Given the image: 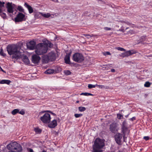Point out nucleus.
Wrapping results in <instances>:
<instances>
[{"label": "nucleus", "instance_id": "obj_5", "mask_svg": "<svg viewBox=\"0 0 152 152\" xmlns=\"http://www.w3.org/2000/svg\"><path fill=\"white\" fill-rule=\"evenodd\" d=\"M73 59L74 61L78 63L82 62L84 59L83 55L78 53H75L73 55Z\"/></svg>", "mask_w": 152, "mask_h": 152}, {"label": "nucleus", "instance_id": "obj_42", "mask_svg": "<svg viewBox=\"0 0 152 152\" xmlns=\"http://www.w3.org/2000/svg\"><path fill=\"white\" fill-rule=\"evenodd\" d=\"M18 113L22 115H23L25 113L24 111L22 110L20 111H19Z\"/></svg>", "mask_w": 152, "mask_h": 152}, {"label": "nucleus", "instance_id": "obj_37", "mask_svg": "<svg viewBox=\"0 0 152 152\" xmlns=\"http://www.w3.org/2000/svg\"><path fill=\"white\" fill-rule=\"evenodd\" d=\"M96 86H97L98 87L100 88H105V87L104 85H98L97 84H96Z\"/></svg>", "mask_w": 152, "mask_h": 152}, {"label": "nucleus", "instance_id": "obj_35", "mask_svg": "<svg viewBox=\"0 0 152 152\" xmlns=\"http://www.w3.org/2000/svg\"><path fill=\"white\" fill-rule=\"evenodd\" d=\"M83 115V114H75L74 115L75 117L76 118H79L82 116Z\"/></svg>", "mask_w": 152, "mask_h": 152}, {"label": "nucleus", "instance_id": "obj_58", "mask_svg": "<svg viewBox=\"0 0 152 152\" xmlns=\"http://www.w3.org/2000/svg\"><path fill=\"white\" fill-rule=\"evenodd\" d=\"M76 102L77 103H78L79 101H77Z\"/></svg>", "mask_w": 152, "mask_h": 152}, {"label": "nucleus", "instance_id": "obj_7", "mask_svg": "<svg viewBox=\"0 0 152 152\" xmlns=\"http://www.w3.org/2000/svg\"><path fill=\"white\" fill-rule=\"evenodd\" d=\"M25 15L22 13L19 12L15 18V22H18L25 20Z\"/></svg>", "mask_w": 152, "mask_h": 152}, {"label": "nucleus", "instance_id": "obj_38", "mask_svg": "<svg viewBox=\"0 0 152 152\" xmlns=\"http://www.w3.org/2000/svg\"><path fill=\"white\" fill-rule=\"evenodd\" d=\"M116 49L118 50H119L121 51H125V50L122 48L119 47H116Z\"/></svg>", "mask_w": 152, "mask_h": 152}, {"label": "nucleus", "instance_id": "obj_41", "mask_svg": "<svg viewBox=\"0 0 152 152\" xmlns=\"http://www.w3.org/2000/svg\"><path fill=\"white\" fill-rule=\"evenodd\" d=\"M89 93H82L80 94V95H83L86 96H88Z\"/></svg>", "mask_w": 152, "mask_h": 152}, {"label": "nucleus", "instance_id": "obj_40", "mask_svg": "<svg viewBox=\"0 0 152 152\" xmlns=\"http://www.w3.org/2000/svg\"><path fill=\"white\" fill-rule=\"evenodd\" d=\"M122 23H123L124 24H127L128 25H131V23L129 22L128 21H126V22H125V21H122Z\"/></svg>", "mask_w": 152, "mask_h": 152}, {"label": "nucleus", "instance_id": "obj_24", "mask_svg": "<svg viewBox=\"0 0 152 152\" xmlns=\"http://www.w3.org/2000/svg\"><path fill=\"white\" fill-rule=\"evenodd\" d=\"M5 2H1L0 1V13L2 12V8L4 6V4H5Z\"/></svg>", "mask_w": 152, "mask_h": 152}, {"label": "nucleus", "instance_id": "obj_4", "mask_svg": "<svg viewBox=\"0 0 152 152\" xmlns=\"http://www.w3.org/2000/svg\"><path fill=\"white\" fill-rule=\"evenodd\" d=\"M47 45L45 43H39L37 45L35 50L36 53L38 55H43L47 52Z\"/></svg>", "mask_w": 152, "mask_h": 152}, {"label": "nucleus", "instance_id": "obj_9", "mask_svg": "<svg viewBox=\"0 0 152 152\" xmlns=\"http://www.w3.org/2000/svg\"><path fill=\"white\" fill-rule=\"evenodd\" d=\"M110 130L112 132L116 133L118 130L117 124L115 123L111 124L110 126Z\"/></svg>", "mask_w": 152, "mask_h": 152}, {"label": "nucleus", "instance_id": "obj_30", "mask_svg": "<svg viewBox=\"0 0 152 152\" xmlns=\"http://www.w3.org/2000/svg\"><path fill=\"white\" fill-rule=\"evenodd\" d=\"M42 15L43 16L46 18H48L50 17V14L49 13H47V14L42 13Z\"/></svg>", "mask_w": 152, "mask_h": 152}, {"label": "nucleus", "instance_id": "obj_3", "mask_svg": "<svg viewBox=\"0 0 152 152\" xmlns=\"http://www.w3.org/2000/svg\"><path fill=\"white\" fill-rule=\"evenodd\" d=\"M104 146V143L103 140L99 138H96L93 145V152H102V150L101 149Z\"/></svg>", "mask_w": 152, "mask_h": 152}, {"label": "nucleus", "instance_id": "obj_15", "mask_svg": "<svg viewBox=\"0 0 152 152\" xmlns=\"http://www.w3.org/2000/svg\"><path fill=\"white\" fill-rule=\"evenodd\" d=\"M48 56L50 59V60L51 61L54 60L56 59V55L55 53L53 52H51L50 53Z\"/></svg>", "mask_w": 152, "mask_h": 152}, {"label": "nucleus", "instance_id": "obj_6", "mask_svg": "<svg viewBox=\"0 0 152 152\" xmlns=\"http://www.w3.org/2000/svg\"><path fill=\"white\" fill-rule=\"evenodd\" d=\"M51 119L50 115L48 113H45L40 118L41 120L44 123H48L50 122Z\"/></svg>", "mask_w": 152, "mask_h": 152}, {"label": "nucleus", "instance_id": "obj_50", "mask_svg": "<svg viewBox=\"0 0 152 152\" xmlns=\"http://www.w3.org/2000/svg\"><path fill=\"white\" fill-rule=\"evenodd\" d=\"M115 70L114 69H112L111 70V71L113 72H115Z\"/></svg>", "mask_w": 152, "mask_h": 152}, {"label": "nucleus", "instance_id": "obj_34", "mask_svg": "<svg viewBox=\"0 0 152 152\" xmlns=\"http://www.w3.org/2000/svg\"><path fill=\"white\" fill-rule=\"evenodd\" d=\"M96 86V84L95 85H94L91 84H89L88 86V87L89 88H95Z\"/></svg>", "mask_w": 152, "mask_h": 152}, {"label": "nucleus", "instance_id": "obj_56", "mask_svg": "<svg viewBox=\"0 0 152 152\" xmlns=\"http://www.w3.org/2000/svg\"><path fill=\"white\" fill-rule=\"evenodd\" d=\"M52 113L53 115H56V114H55V113Z\"/></svg>", "mask_w": 152, "mask_h": 152}, {"label": "nucleus", "instance_id": "obj_10", "mask_svg": "<svg viewBox=\"0 0 152 152\" xmlns=\"http://www.w3.org/2000/svg\"><path fill=\"white\" fill-rule=\"evenodd\" d=\"M127 123L125 121H124L122 124L121 131L124 134V138L125 136V134L128 130L127 127Z\"/></svg>", "mask_w": 152, "mask_h": 152}, {"label": "nucleus", "instance_id": "obj_47", "mask_svg": "<svg viewBox=\"0 0 152 152\" xmlns=\"http://www.w3.org/2000/svg\"><path fill=\"white\" fill-rule=\"evenodd\" d=\"M149 137L148 136H145L144 137V139L146 140H148L149 139Z\"/></svg>", "mask_w": 152, "mask_h": 152}, {"label": "nucleus", "instance_id": "obj_57", "mask_svg": "<svg viewBox=\"0 0 152 152\" xmlns=\"http://www.w3.org/2000/svg\"><path fill=\"white\" fill-rule=\"evenodd\" d=\"M148 56L152 57V55H151V56Z\"/></svg>", "mask_w": 152, "mask_h": 152}, {"label": "nucleus", "instance_id": "obj_29", "mask_svg": "<svg viewBox=\"0 0 152 152\" xmlns=\"http://www.w3.org/2000/svg\"><path fill=\"white\" fill-rule=\"evenodd\" d=\"M78 110L80 112H83L86 110V108L84 107L80 106L78 107Z\"/></svg>", "mask_w": 152, "mask_h": 152}, {"label": "nucleus", "instance_id": "obj_49", "mask_svg": "<svg viewBox=\"0 0 152 152\" xmlns=\"http://www.w3.org/2000/svg\"><path fill=\"white\" fill-rule=\"evenodd\" d=\"M0 69H1V71H2V72H5V73H6V72L5 71H4L1 68V66H0Z\"/></svg>", "mask_w": 152, "mask_h": 152}, {"label": "nucleus", "instance_id": "obj_14", "mask_svg": "<svg viewBox=\"0 0 152 152\" xmlns=\"http://www.w3.org/2000/svg\"><path fill=\"white\" fill-rule=\"evenodd\" d=\"M57 125V121L54 120L48 125V126L50 128H54Z\"/></svg>", "mask_w": 152, "mask_h": 152}, {"label": "nucleus", "instance_id": "obj_23", "mask_svg": "<svg viewBox=\"0 0 152 152\" xmlns=\"http://www.w3.org/2000/svg\"><path fill=\"white\" fill-rule=\"evenodd\" d=\"M54 72V70L53 69H49L45 72V73L48 74H51L53 73Z\"/></svg>", "mask_w": 152, "mask_h": 152}, {"label": "nucleus", "instance_id": "obj_8", "mask_svg": "<svg viewBox=\"0 0 152 152\" xmlns=\"http://www.w3.org/2000/svg\"><path fill=\"white\" fill-rule=\"evenodd\" d=\"M15 5L14 4L12 5V3L8 2L6 4V7L7 9V12L12 13L14 12L13 8Z\"/></svg>", "mask_w": 152, "mask_h": 152}, {"label": "nucleus", "instance_id": "obj_48", "mask_svg": "<svg viewBox=\"0 0 152 152\" xmlns=\"http://www.w3.org/2000/svg\"><path fill=\"white\" fill-rule=\"evenodd\" d=\"M135 119V117H132V118H131L130 120H132V121H133V120H134Z\"/></svg>", "mask_w": 152, "mask_h": 152}, {"label": "nucleus", "instance_id": "obj_11", "mask_svg": "<svg viewBox=\"0 0 152 152\" xmlns=\"http://www.w3.org/2000/svg\"><path fill=\"white\" fill-rule=\"evenodd\" d=\"M122 134L120 133L116 134L115 136V139L116 142L118 145H120L121 143V140L122 138Z\"/></svg>", "mask_w": 152, "mask_h": 152}, {"label": "nucleus", "instance_id": "obj_16", "mask_svg": "<svg viewBox=\"0 0 152 152\" xmlns=\"http://www.w3.org/2000/svg\"><path fill=\"white\" fill-rule=\"evenodd\" d=\"M24 5L28 9V10L29 11V12L30 14L33 12V10L31 6L28 5L27 3H25Z\"/></svg>", "mask_w": 152, "mask_h": 152}, {"label": "nucleus", "instance_id": "obj_26", "mask_svg": "<svg viewBox=\"0 0 152 152\" xmlns=\"http://www.w3.org/2000/svg\"><path fill=\"white\" fill-rule=\"evenodd\" d=\"M19 112V110L18 109H15L11 112L12 115H14L18 113Z\"/></svg>", "mask_w": 152, "mask_h": 152}, {"label": "nucleus", "instance_id": "obj_2", "mask_svg": "<svg viewBox=\"0 0 152 152\" xmlns=\"http://www.w3.org/2000/svg\"><path fill=\"white\" fill-rule=\"evenodd\" d=\"M7 148L10 151L7 152H21L23 150L20 145L16 142H11L7 146Z\"/></svg>", "mask_w": 152, "mask_h": 152}, {"label": "nucleus", "instance_id": "obj_20", "mask_svg": "<svg viewBox=\"0 0 152 152\" xmlns=\"http://www.w3.org/2000/svg\"><path fill=\"white\" fill-rule=\"evenodd\" d=\"M147 40V39L146 37L144 36H142L140 39V42L138 43H141L143 44H145V43L144 42V41H146Z\"/></svg>", "mask_w": 152, "mask_h": 152}, {"label": "nucleus", "instance_id": "obj_31", "mask_svg": "<svg viewBox=\"0 0 152 152\" xmlns=\"http://www.w3.org/2000/svg\"><path fill=\"white\" fill-rule=\"evenodd\" d=\"M151 85V83L148 81L146 82L145 83L144 86L145 87H150Z\"/></svg>", "mask_w": 152, "mask_h": 152}, {"label": "nucleus", "instance_id": "obj_43", "mask_svg": "<svg viewBox=\"0 0 152 152\" xmlns=\"http://www.w3.org/2000/svg\"><path fill=\"white\" fill-rule=\"evenodd\" d=\"M117 116L118 118L119 119H121V117H123L122 115L121 114H117Z\"/></svg>", "mask_w": 152, "mask_h": 152}, {"label": "nucleus", "instance_id": "obj_39", "mask_svg": "<svg viewBox=\"0 0 152 152\" xmlns=\"http://www.w3.org/2000/svg\"><path fill=\"white\" fill-rule=\"evenodd\" d=\"M46 45H47V47H48V46H49V47L51 48L53 46V44H52L51 43L49 42L48 44H45Z\"/></svg>", "mask_w": 152, "mask_h": 152}, {"label": "nucleus", "instance_id": "obj_32", "mask_svg": "<svg viewBox=\"0 0 152 152\" xmlns=\"http://www.w3.org/2000/svg\"><path fill=\"white\" fill-rule=\"evenodd\" d=\"M0 54L1 55L4 57H5L6 56V54L4 53L3 50L2 49H1V50Z\"/></svg>", "mask_w": 152, "mask_h": 152}, {"label": "nucleus", "instance_id": "obj_25", "mask_svg": "<svg viewBox=\"0 0 152 152\" xmlns=\"http://www.w3.org/2000/svg\"><path fill=\"white\" fill-rule=\"evenodd\" d=\"M124 24H123V26L121 28V29H119V30H117V31H122L123 32H125V30H127V29L129 28V27H126V28L125 30H124Z\"/></svg>", "mask_w": 152, "mask_h": 152}, {"label": "nucleus", "instance_id": "obj_51", "mask_svg": "<svg viewBox=\"0 0 152 152\" xmlns=\"http://www.w3.org/2000/svg\"><path fill=\"white\" fill-rule=\"evenodd\" d=\"M134 31L132 30H131L129 31V32L131 34H132V33H134Z\"/></svg>", "mask_w": 152, "mask_h": 152}, {"label": "nucleus", "instance_id": "obj_17", "mask_svg": "<svg viewBox=\"0 0 152 152\" xmlns=\"http://www.w3.org/2000/svg\"><path fill=\"white\" fill-rule=\"evenodd\" d=\"M70 53L68 54H67L65 57L64 60L65 61V63L67 64H70Z\"/></svg>", "mask_w": 152, "mask_h": 152}, {"label": "nucleus", "instance_id": "obj_45", "mask_svg": "<svg viewBox=\"0 0 152 152\" xmlns=\"http://www.w3.org/2000/svg\"><path fill=\"white\" fill-rule=\"evenodd\" d=\"M103 54L105 56L106 55H110V53L109 52H106L105 53H103Z\"/></svg>", "mask_w": 152, "mask_h": 152}, {"label": "nucleus", "instance_id": "obj_12", "mask_svg": "<svg viewBox=\"0 0 152 152\" xmlns=\"http://www.w3.org/2000/svg\"><path fill=\"white\" fill-rule=\"evenodd\" d=\"M36 43L34 41H31L27 44V47L30 50H34L36 47Z\"/></svg>", "mask_w": 152, "mask_h": 152}, {"label": "nucleus", "instance_id": "obj_21", "mask_svg": "<svg viewBox=\"0 0 152 152\" xmlns=\"http://www.w3.org/2000/svg\"><path fill=\"white\" fill-rule=\"evenodd\" d=\"M133 53L131 51L129 50L124 53L123 54V57H127L130 55H132Z\"/></svg>", "mask_w": 152, "mask_h": 152}, {"label": "nucleus", "instance_id": "obj_36", "mask_svg": "<svg viewBox=\"0 0 152 152\" xmlns=\"http://www.w3.org/2000/svg\"><path fill=\"white\" fill-rule=\"evenodd\" d=\"M0 13V15L3 18H5L6 17V15L5 13H2V12Z\"/></svg>", "mask_w": 152, "mask_h": 152}, {"label": "nucleus", "instance_id": "obj_19", "mask_svg": "<svg viewBox=\"0 0 152 152\" xmlns=\"http://www.w3.org/2000/svg\"><path fill=\"white\" fill-rule=\"evenodd\" d=\"M23 61L26 64H28L29 63V60L26 56H24L23 57Z\"/></svg>", "mask_w": 152, "mask_h": 152}, {"label": "nucleus", "instance_id": "obj_18", "mask_svg": "<svg viewBox=\"0 0 152 152\" xmlns=\"http://www.w3.org/2000/svg\"><path fill=\"white\" fill-rule=\"evenodd\" d=\"M50 60L48 56L44 55L42 56L43 62L45 63H48Z\"/></svg>", "mask_w": 152, "mask_h": 152}, {"label": "nucleus", "instance_id": "obj_55", "mask_svg": "<svg viewBox=\"0 0 152 152\" xmlns=\"http://www.w3.org/2000/svg\"><path fill=\"white\" fill-rule=\"evenodd\" d=\"M41 152H47L46 151L44 150H43Z\"/></svg>", "mask_w": 152, "mask_h": 152}, {"label": "nucleus", "instance_id": "obj_28", "mask_svg": "<svg viewBox=\"0 0 152 152\" xmlns=\"http://www.w3.org/2000/svg\"><path fill=\"white\" fill-rule=\"evenodd\" d=\"M34 131L37 134L40 133L42 132V130L38 128H34Z\"/></svg>", "mask_w": 152, "mask_h": 152}, {"label": "nucleus", "instance_id": "obj_13", "mask_svg": "<svg viewBox=\"0 0 152 152\" xmlns=\"http://www.w3.org/2000/svg\"><path fill=\"white\" fill-rule=\"evenodd\" d=\"M40 59V58L39 56L36 55H34L32 56V61L34 64H38Z\"/></svg>", "mask_w": 152, "mask_h": 152}, {"label": "nucleus", "instance_id": "obj_44", "mask_svg": "<svg viewBox=\"0 0 152 152\" xmlns=\"http://www.w3.org/2000/svg\"><path fill=\"white\" fill-rule=\"evenodd\" d=\"M84 35H85L88 38H89L92 37V36L89 34H84Z\"/></svg>", "mask_w": 152, "mask_h": 152}, {"label": "nucleus", "instance_id": "obj_53", "mask_svg": "<svg viewBox=\"0 0 152 152\" xmlns=\"http://www.w3.org/2000/svg\"><path fill=\"white\" fill-rule=\"evenodd\" d=\"M89 95H91V96H93V94H91V93H89L88 96H89Z\"/></svg>", "mask_w": 152, "mask_h": 152}, {"label": "nucleus", "instance_id": "obj_22", "mask_svg": "<svg viewBox=\"0 0 152 152\" xmlns=\"http://www.w3.org/2000/svg\"><path fill=\"white\" fill-rule=\"evenodd\" d=\"M11 82V81L9 80H3L0 81V84H6L9 85Z\"/></svg>", "mask_w": 152, "mask_h": 152}, {"label": "nucleus", "instance_id": "obj_59", "mask_svg": "<svg viewBox=\"0 0 152 152\" xmlns=\"http://www.w3.org/2000/svg\"><path fill=\"white\" fill-rule=\"evenodd\" d=\"M0 152H1L0 151Z\"/></svg>", "mask_w": 152, "mask_h": 152}, {"label": "nucleus", "instance_id": "obj_54", "mask_svg": "<svg viewBox=\"0 0 152 152\" xmlns=\"http://www.w3.org/2000/svg\"><path fill=\"white\" fill-rule=\"evenodd\" d=\"M129 115V114H128V115H126L125 116L126 117V118L128 117Z\"/></svg>", "mask_w": 152, "mask_h": 152}, {"label": "nucleus", "instance_id": "obj_33", "mask_svg": "<svg viewBox=\"0 0 152 152\" xmlns=\"http://www.w3.org/2000/svg\"><path fill=\"white\" fill-rule=\"evenodd\" d=\"M64 74L66 75H70L71 73L70 71L69 70H64Z\"/></svg>", "mask_w": 152, "mask_h": 152}, {"label": "nucleus", "instance_id": "obj_52", "mask_svg": "<svg viewBox=\"0 0 152 152\" xmlns=\"http://www.w3.org/2000/svg\"><path fill=\"white\" fill-rule=\"evenodd\" d=\"M30 152H33V150L32 149H30Z\"/></svg>", "mask_w": 152, "mask_h": 152}, {"label": "nucleus", "instance_id": "obj_1", "mask_svg": "<svg viewBox=\"0 0 152 152\" xmlns=\"http://www.w3.org/2000/svg\"><path fill=\"white\" fill-rule=\"evenodd\" d=\"M11 58L14 60L20 59L22 57L21 53L18 50V46L15 44H9L6 48Z\"/></svg>", "mask_w": 152, "mask_h": 152}, {"label": "nucleus", "instance_id": "obj_46", "mask_svg": "<svg viewBox=\"0 0 152 152\" xmlns=\"http://www.w3.org/2000/svg\"><path fill=\"white\" fill-rule=\"evenodd\" d=\"M104 30L108 31L111 30V28H109L107 27H105L104 28Z\"/></svg>", "mask_w": 152, "mask_h": 152}, {"label": "nucleus", "instance_id": "obj_27", "mask_svg": "<svg viewBox=\"0 0 152 152\" xmlns=\"http://www.w3.org/2000/svg\"><path fill=\"white\" fill-rule=\"evenodd\" d=\"M17 9L19 11L21 12H24V9L23 8V7L20 6H18V7L17 8Z\"/></svg>", "mask_w": 152, "mask_h": 152}]
</instances>
